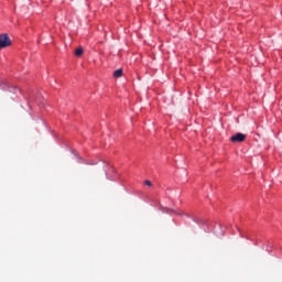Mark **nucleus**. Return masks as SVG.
Returning a JSON list of instances; mask_svg holds the SVG:
<instances>
[{"label": "nucleus", "instance_id": "2", "mask_svg": "<svg viewBox=\"0 0 282 282\" xmlns=\"http://www.w3.org/2000/svg\"><path fill=\"white\" fill-rule=\"evenodd\" d=\"M246 140V134L238 132L230 137V142H243Z\"/></svg>", "mask_w": 282, "mask_h": 282}, {"label": "nucleus", "instance_id": "1", "mask_svg": "<svg viewBox=\"0 0 282 282\" xmlns=\"http://www.w3.org/2000/svg\"><path fill=\"white\" fill-rule=\"evenodd\" d=\"M11 45H12V41L10 40V36L6 33L1 34L0 35V50L10 47Z\"/></svg>", "mask_w": 282, "mask_h": 282}, {"label": "nucleus", "instance_id": "5", "mask_svg": "<svg viewBox=\"0 0 282 282\" xmlns=\"http://www.w3.org/2000/svg\"><path fill=\"white\" fill-rule=\"evenodd\" d=\"M144 184L145 186H153V183H151V181H145Z\"/></svg>", "mask_w": 282, "mask_h": 282}, {"label": "nucleus", "instance_id": "4", "mask_svg": "<svg viewBox=\"0 0 282 282\" xmlns=\"http://www.w3.org/2000/svg\"><path fill=\"white\" fill-rule=\"evenodd\" d=\"M84 50L83 47H78L76 51H75V56H80L82 54H84Z\"/></svg>", "mask_w": 282, "mask_h": 282}, {"label": "nucleus", "instance_id": "3", "mask_svg": "<svg viewBox=\"0 0 282 282\" xmlns=\"http://www.w3.org/2000/svg\"><path fill=\"white\" fill-rule=\"evenodd\" d=\"M113 76H115V78H121V76H122V68H119V69L115 70Z\"/></svg>", "mask_w": 282, "mask_h": 282}]
</instances>
